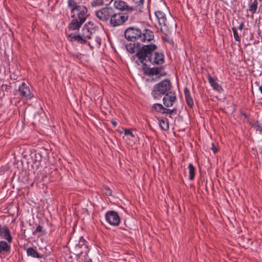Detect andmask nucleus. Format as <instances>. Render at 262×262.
<instances>
[{"label":"nucleus","instance_id":"ea45409f","mask_svg":"<svg viewBox=\"0 0 262 262\" xmlns=\"http://www.w3.org/2000/svg\"><path fill=\"white\" fill-rule=\"evenodd\" d=\"M259 90L260 91L261 93H262V86H259Z\"/></svg>","mask_w":262,"mask_h":262},{"label":"nucleus","instance_id":"4468645a","mask_svg":"<svg viewBox=\"0 0 262 262\" xmlns=\"http://www.w3.org/2000/svg\"><path fill=\"white\" fill-rule=\"evenodd\" d=\"M216 78L212 77L210 75H208V80L211 86L214 90L220 92L222 90V86L216 82Z\"/></svg>","mask_w":262,"mask_h":262},{"label":"nucleus","instance_id":"58836bf2","mask_svg":"<svg viewBox=\"0 0 262 262\" xmlns=\"http://www.w3.org/2000/svg\"><path fill=\"white\" fill-rule=\"evenodd\" d=\"M241 114H242V116L245 117V118H247V115L245 113L242 112Z\"/></svg>","mask_w":262,"mask_h":262},{"label":"nucleus","instance_id":"e433bc0d","mask_svg":"<svg viewBox=\"0 0 262 262\" xmlns=\"http://www.w3.org/2000/svg\"><path fill=\"white\" fill-rule=\"evenodd\" d=\"M244 27V23L243 21H242L240 24L239 26L237 28H238V29L242 30L243 29Z\"/></svg>","mask_w":262,"mask_h":262},{"label":"nucleus","instance_id":"393cba45","mask_svg":"<svg viewBox=\"0 0 262 262\" xmlns=\"http://www.w3.org/2000/svg\"><path fill=\"white\" fill-rule=\"evenodd\" d=\"M88 29H89L91 32H93L96 27L95 24L92 21H89L88 23L85 24L84 25Z\"/></svg>","mask_w":262,"mask_h":262},{"label":"nucleus","instance_id":"9b49d317","mask_svg":"<svg viewBox=\"0 0 262 262\" xmlns=\"http://www.w3.org/2000/svg\"><path fill=\"white\" fill-rule=\"evenodd\" d=\"M0 237L5 239L9 243L12 242L13 238L10 231L7 226L0 224Z\"/></svg>","mask_w":262,"mask_h":262},{"label":"nucleus","instance_id":"473e14b6","mask_svg":"<svg viewBox=\"0 0 262 262\" xmlns=\"http://www.w3.org/2000/svg\"><path fill=\"white\" fill-rule=\"evenodd\" d=\"M10 88V86H9L7 84H3L1 86V90L3 91H7Z\"/></svg>","mask_w":262,"mask_h":262},{"label":"nucleus","instance_id":"1a4fd4ad","mask_svg":"<svg viewBox=\"0 0 262 262\" xmlns=\"http://www.w3.org/2000/svg\"><path fill=\"white\" fill-rule=\"evenodd\" d=\"M19 94L23 97L26 99H31L33 97V94L31 92L29 86L25 82L21 83L18 88Z\"/></svg>","mask_w":262,"mask_h":262},{"label":"nucleus","instance_id":"f3484780","mask_svg":"<svg viewBox=\"0 0 262 262\" xmlns=\"http://www.w3.org/2000/svg\"><path fill=\"white\" fill-rule=\"evenodd\" d=\"M26 251L28 256H31L33 258H41L42 257V255L40 254L37 250L33 248H28L26 249Z\"/></svg>","mask_w":262,"mask_h":262},{"label":"nucleus","instance_id":"dca6fc26","mask_svg":"<svg viewBox=\"0 0 262 262\" xmlns=\"http://www.w3.org/2000/svg\"><path fill=\"white\" fill-rule=\"evenodd\" d=\"M158 120L159 121L160 127L163 130L166 131L169 129V122L166 118H158Z\"/></svg>","mask_w":262,"mask_h":262},{"label":"nucleus","instance_id":"4c0bfd02","mask_svg":"<svg viewBox=\"0 0 262 262\" xmlns=\"http://www.w3.org/2000/svg\"><path fill=\"white\" fill-rule=\"evenodd\" d=\"M111 123H112V124H113V125L114 127H116V126H117V122H116V121H115V120H112L111 121Z\"/></svg>","mask_w":262,"mask_h":262},{"label":"nucleus","instance_id":"2eb2a0df","mask_svg":"<svg viewBox=\"0 0 262 262\" xmlns=\"http://www.w3.org/2000/svg\"><path fill=\"white\" fill-rule=\"evenodd\" d=\"M184 93L186 99V101L187 105L190 107L192 108L194 104L192 98L191 96L190 91L188 88L186 87L184 89Z\"/></svg>","mask_w":262,"mask_h":262},{"label":"nucleus","instance_id":"423d86ee","mask_svg":"<svg viewBox=\"0 0 262 262\" xmlns=\"http://www.w3.org/2000/svg\"><path fill=\"white\" fill-rule=\"evenodd\" d=\"M114 9L112 7L102 8L100 10L96 11L95 15L100 20L107 22L110 20Z\"/></svg>","mask_w":262,"mask_h":262},{"label":"nucleus","instance_id":"ddd939ff","mask_svg":"<svg viewBox=\"0 0 262 262\" xmlns=\"http://www.w3.org/2000/svg\"><path fill=\"white\" fill-rule=\"evenodd\" d=\"M68 38L70 41H76L80 44H84L87 42V39L83 37L79 33L75 34H70Z\"/></svg>","mask_w":262,"mask_h":262},{"label":"nucleus","instance_id":"2f4dec72","mask_svg":"<svg viewBox=\"0 0 262 262\" xmlns=\"http://www.w3.org/2000/svg\"><path fill=\"white\" fill-rule=\"evenodd\" d=\"M41 231H42V227L40 225H38L37 226L35 231L33 232V234L34 235L36 234V233L40 232H41Z\"/></svg>","mask_w":262,"mask_h":262},{"label":"nucleus","instance_id":"0eeeda50","mask_svg":"<svg viewBox=\"0 0 262 262\" xmlns=\"http://www.w3.org/2000/svg\"><path fill=\"white\" fill-rule=\"evenodd\" d=\"M106 221L111 225L117 226L120 222L118 213L115 211H107L105 215Z\"/></svg>","mask_w":262,"mask_h":262},{"label":"nucleus","instance_id":"5701e85b","mask_svg":"<svg viewBox=\"0 0 262 262\" xmlns=\"http://www.w3.org/2000/svg\"><path fill=\"white\" fill-rule=\"evenodd\" d=\"M252 127H253L256 131H259L262 133V123L259 121H255L252 125Z\"/></svg>","mask_w":262,"mask_h":262},{"label":"nucleus","instance_id":"9d476101","mask_svg":"<svg viewBox=\"0 0 262 262\" xmlns=\"http://www.w3.org/2000/svg\"><path fill=\"white\" fill-rule=\"evenodd\" d=\"M142 65V70L145 75L148 76L157 75L160 74L163 67L160 66L156 68H149L146 63H141Z\"/></svg>","mask_w":262,"mask_h":262},{"label":"nucleus","instance_id":"20e7f679","mask_svg":"<svg viewBox=\"0 0 262 262\" xmlns=\"http://www.w3.org/2000/svg\"><path fill=\"white\" fill-rule=\"evenodd\" d=\"M128 18V15L125 13L116 12L114 9L110 20V25L115 27L123 24Z\"/></svg>","mask_w":262,"mask_h":262},{"label":"nucleus","instance_id":"c9c22d12","mask_svg":"<svg viewBox=\"0 0 262 262\" xmlns=\"http://www.w3.org/2000/svg\"><path fill=\"white\" fill-rule=\"evenodd\" d=\"M85 242V240L84 239V238L82 236L80 237V241H79V244L81 243L82 246L84 245Z\"/></svg>","mask_w":262,"mask_h":262},{"label":"nucleus","instance_id":"b1692460","mask_svg":"<svg viewBox=\"0 0 262 262\" xmlns=\"http://www.w3.org/2000/svg\"><path fill=\"white\" fill-rule=\"evenodd\" d=\"M68 6L70 8L71 10L74 7H78L80 5H78L75 0H68Z\"/></svg>","mask_w":262,"mask_h":262},{"label":"nucleus","instance_id":"f03ea898","mask_svg":"<svg viewBox=\"0 0 262 262\" xmlns=\"http://www.w3.org/2000/svg\"><path fill=\"white\" fill-rule=\"evenodd\" d=\"M88 8L84 5L74 7L71 10V17L73 18L68 25V29L71 31L78 30L86 20Z\"/></svg>","mask_w":262,"mask_h":262},{"label":"nucleus","instance_id":"a211bd4d","mask_svg":"<svg viewBox=\"0 0 262 262\" xmlns=\"http://www.w3.org/2000/svg\"><path fill=\"white\" fill-rule=\"evenodd\" d=\"M11 246L4 241H0V254L10 252Z\"/></svg>","mask_w":262,"mask_h":262},{"label":"nucleus","instance_id":"aec40b11","mask_svg":"<svg viewBox=\"0 0 262 262\" xmlns=\"http://www.w3.org/2000/svg\"><path fill=\"white\" fill-rule=\"evenodd\" d=\"M188 168H189V178L190 180L192 181L194 179V177H195V168L194 166L191 163H190L188 165Z\"/></svg>","mask_w":262,"mask_h":262},{"label":"nucleus","instance_id":"39448f33","mask_svg":"<svg viewBox=\"0 0 262 262\" xmlns=\"http://www.w3.org/2000/svg\"><path fill=\"white\" fill-rule=\"evenodd\" d=\"M155 14L157 19L159 26L161 27V31L165 35H167L169 30L167 25V19L165 14L162 11H156Z\"/></svg>","mask_w":262,"mask_h":262},{"label":"nucleus","instance_id":"6ab92c4d","mask_svg":"<svg viewBox=\"0 0 262 262\" xmlns=\"http://www.w3.org/2000/svg\"><path fill=\"white\" fill-rule=\"evenodd\" d=\"M79 33L80 34V35L86 39H91V35L93 34V32H91L84 26H83L81 32Z\"/></svg>","mask_w":262,"mask_h":262},{"label":"nucleus","instance_id":"7c9ffc66","mask_svg":"<svg viewBox=\"0 0 262 262\" xmlns=\"http://www.w3.org/2000/svg\"><path fill=\"white\" fill-rule=\"evenodd\" d=\"M124 134L125 135H126V136L128 135V136H130L132 137H134V135L130 129H125L124 130Z\"/></svg>","mask_w":262,"mask_h":262},{"label":"nucleus","instance_id":"f257e3e1","mask_svg":"<svg viewBox=\"0 0 262 262\" xmlns=\"http://www.w3.org/2000/svg\"><path fill=\"white\" fill-rule=\"evenodd\" d=\"M124 37L129 43L125 44L127 51L138 58V65L149 62L152 65H162L164 63V55L157 51L158 47L152 43L144 45L143 42L151 41L154 38V32L143 26L127 28L124 32Z\"/></svg>","mask_w":262,"mask_h":262},{"label":"nucleus","instance_id":"cd10ccee","mask_svg":"<svg viewBox=\"0 0 262 262\" xmlns=\"http://www.w3.org/2000/svg\"><path fill=\"white\" fill-rule=\"evenodd\" d=\"M177 110L176 108H173L172 110H170L169 108H165L164 110V111L162 112V114H173L174 113H176Z\"/></svg>","mask_w":262,"mask_h":262},{"label":"nucleus","instance_id":"c85d7f7f","mask_svg":"<svg viewBox=\"0 0 262 262\" xmlns=\"http://www.w3.org/2000/svg\"><path fill=\"white\" fill-rule=\"evenodd\" d=\"M103 193L106 195V196H111L112 195V190L110 189V188L107 186L105 187L103 189Z\"/></svg>","mask_w":262,"mask_h":262},{"label":"nucleus","instance_id":"a19ab883","mask_svg":"<svg viewBox=\"0 0 262 262\" xmlns=\"http://www.w3.org/2000/svg\"><path fill=\"white\" fill-rule=\"evenodd\" d=\"M166 73H163L162 74H161V76H165V75H166Z\"/></svg>","mask_w":262,"mask_h":262},{"label":"nucleus","instance_id":"bb28decb","mask_svg":"<svg viewBox=\"0 0 262 262\" xmlns=\"http://www.w3.org/2000/svg\"><path fill=\"white\" fill-rule=\"evenodd\" d=\"M103 4L102 0H94L91 3L92 7H96L98 6H101Z\"/></svg>","mask_w":262,"mask_h":262},{"label":"nucleus","instance_id":"f704fd0d","mask_svg":"<svg viewBox=\"0 0 262 262\" xmlns=\"http://www.w3.org/2000/svg\"><path fill=\"white\" fill-rule=\"evenodd\" d=\"M211 149L213 150L214 154H215L217 151V148L215 147L214 143L212 144Z\"/></svg>","mask_w":262,"mask_h":262},{"label":"nucleus","instance_id":"412c9836","mask_svg":"<svg viewBox=\"0 0 262 262\" xmlns=\"http://www.w3.org/2000/svg\"><path fill=\"white\" fill-rule=\"evenodd\" d=\"M258 7V2L257 0H254L251 4H250L249 11L251 12L252 14L256 12Z\"/></svg>","mask_w":262,"mask_h":262},{"label":"nucleus","instance_id":"7ed1b4c3","mask_svg":"<svg viewBox=\"0 0 262 262\" xmlns=\"http://www.w3.org/2000/svg\"><path fill=\"white\" fill-rule=\"evenodd\" d=\"M171 83L168 79H165L154 85L151 95L155 100H160L164 94L170 91Z\"/></svg>","mask_w":262,"mask_h":262},{"label":"nucleus","instance_id":"6e6552de","mask_svg":"<svg viewBox=\"0 0 262 262\" xmlns=\"http://www.w3.org/2000/svg\"><path fill=\"white\" fill-rule=\"evenodd\" d=\"M163 96L164 97L162 99L164 105L167 107L172 106L173 103L177 100L176 93L174 91H170Z\"/></svg>","mask_w":262,"mask_h":262},{"label":"nucleus","instance_id":"72a5a7b5","mask_svg":"<svg viewBox=\"0 0 262 262\" xmlns=\"http://www.w3.org/2000/svg\"><path fill=\"white\" fill-rule=\"evenodd\" d=\"M80 55L81 54H73L72 55V56L73 57V58H77V59H81V57H80Z\"/></svg>","mask_w":262,"mask_h":262},{"label":"nucleus","instance_id":"a878e982","mask_svg":"<svg viewBox=\"0 0 262 262\" xmlns=\"http://www.w3.org/2000/svg\"><path fill=\"white\" fill-rule=\"evenodd\" d=\"M232 30L233 31V36H234V39L237 41L240 42L241 38H240V37L239 36V35H238V34L237 33L236 28H235V27H233V28H232Z\"/></svg>","mask_w":262,"mask_h":262},{"label":"nucleus","instance_id":"4be33fe9","mask_svg":"<svg viewBox=\"0 0 262 262\" xmlns=\"http://www.w3.org/2000/svg\"><path fill=\"white\" fill-rule=\"evenodd\" d=\"M152 108L157 112L161 113L162 114V112L164 111V110L165 107H164L160 103H156L153 105Z\"/></svg>","mask_w":262,"mask_h":262},{"label":"nucleus","instance_id":"f8f14e48","mask_svg":"<svg viewBox=\"0 0 262 262\" xmlns=\"http://www.w3.org/2000/svg\"><path fill=\"white\" fill-rule=\"evenodd\" d=\"M115 7L122 11H126L127 12H132L134 11L132 7L129 6L126 2L122 0H116L114 2Z\"/></svg>","mask_w":262,"mask_h":262},{"label":"nucleus","instance_id":"c756f323","mask_svg":"<svg viewBox=\"0 0 262 262\" xmlns=\"http://www.w3.org/2000/svg\"><path fill=\"white\" fill-rule=\"evenodd\" d=\"M137 6H140L143 5L144 0H132Z\"/></svg>","mask_w":262,"mask_h":262}]
</instances>
